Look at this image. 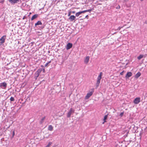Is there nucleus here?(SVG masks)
Returning <instances> with one entry per match:
<instances>
[{
    "label": "nucleus",
    "instance_id": "obj_4",
    "mask_svg": "<svg viewBox=\"0 0 147 147\" xmlns=\"http://www.w3.org/2000/svg\"><path fill=\"white\" fill-rule=\"evenodd\" d=\"M140 97L136 98L134 100V102L135 104H138L140 102Z\"/></svg>",
    "mask_w": 147,
    "mask_h": 147
},
{
    "label": "nucleus",
    "instance_id": "obj_5",
    "mask_svg": "<svg viewBox=\"0 0 147 147\" xmlns=\"http://www.w3.org/2000/svg\"><path fill=\"white\" fill-rule=\"evenodd\" d=\"M6 38L5 35L2 36L0 39V44H2L5 42V40Z\"/></svg>",
    "mask_w": 147,
    "mask_h": 147
},
{
    "label": "nucleus",
    "instance_id": "obj_6",
    "mask_svg": "<svg viewBox=\"0 0 147 147\" xmlns=\"http://www.w3.org/2000/svg\"><path fill=\"white\" fill-rule=\"evenodd\" d=\"M41 71L40 70L38 69L35 72L34 74V76L36 79L38 77Z\"/></svg>",
    "mask_w": 147,
    "mask_h": 147
},
{
    "label": "nucleus",
    "instance_id": "obj_26",
    "mask_svg": "<svg viewBox=\"0 0 147 147\" xmlns=\"http://www.w3.org/2000/svg\"><path fill=\"white\" fill-rule=\"evenodd\" d=\"M86 10H85L83 11H80V12H81V13L82 14V13H84L85 12H86Z\"/></svg>",
    "mask_w": 147,
    "mask_h": 147
},
{
    "label": "nucleus",
    "instance_id": "obj_31",
    "mask_svg": "<svg viewBox=\"0 0 147 147\" xmlns=\"http://www.w3.org/2000/svg\"><path fill=\"white\" fill-rule=\"evenodd\" d=\"M71 15V12H69L68 14V16H69Z\"/></svg>",
    "mask_w": 147,
    "mask_h": 147
},
{
    "label": "nucleus",
    "instance_id": "obj_29",
    "mask_svg": "<svg viewBox=\"0 0 147 147\" xmlns=\"http://www.w3.org/2000/svg\"><path fill=\"white\" fill-rule=\"evenodd\" d=\"M15 135V132H14V131H13V134H12V136H13V137Z\"/></svg>",
    "mask_w": 147,
    "mask_h": 147
},
{
    "label": "nucleus",
    "instance_id": "obj_33",
    "mask_svg": "<svg viewBox=\"0 0 147 147\" xmlns=\"http://www.w3.org/2000/svg\"><path fill=\"white\" fill-rule=\"evenodd\" d=\"M26 17L25 16H24V17L23 18V19H24Z\"/></svg>",
    "mask_w": 147,
    "mask_h": 147
},
{
    "label": "nucleus",
    "instance_id": "obj_13",
    "mask_svg": "<svg viewBox=\"0 0 147 147\" xmlns=\"http://www.w3.org/2000/svg\"><path fill=\"white\" fill-rule=\"evenodd\" d=\"M89 56L86 57L85 60H84V62L86 63H87L88 62L89 60Z\"/></svg>",
    "mask_w": 147,
    "mask_h": 147
},
{
    "label": "nucleus",
    "instance_id": "obj_19",
    "mask_svg": "<svg viewBox=\"0 0 147 147\" xmlns=\"http://www.w3.org/2000/svg\"><path fill=\"white\" fill-rule=\"evenodd\" d=\"M143 55H140L137 58L138 60H140L143 57Z\"/></svg>",
    "mask_w": 147,
    "mask_h": 147
},
{
    "label": "nucleus",
    "instance_id": "obj_11",
    "mask_svg": "<svg viewBox=\"0 0 147 147\" xmlns=\"http://www.w3.org/2000/svg\"><path fill=\"white\" fill-rule=\"evenodd\" d=\"M76 19V17L74 15L71 16L69 18V19L71 21H72L73 20H75Z\"/></svg>",
    "mask_w": 147,
    "mask_h": 147
},
{
    "label": "nucleus",
    "instance_id": "obj_7",
    "mask_svg": "<svg viewBox=\"0 0 147 147\" xmlns=\"http://www.w3.org/2000/svg\"><path fill=\"white\" fill-rule=\"evenodd\" d=\"M93 92H90L89 93H88L87 95L85 97V98L86 99H88L90 96H91L93 94Z\"/></svg>",
    "mask_w": 147,
    "mask_h": 147
},
{
    "label": "nucleus",
    "instance_id": "obj_35",
    "mask_svg": "<svg viewBox=\"0 0 147 147\" xmlns=\"http://www.w3.org/2000/svg\"><path fill=\"white\" fill-rule=\"evenodd\" d=\"M141 1H143V0H140Z\"/></svg>",
    "mask_w": 147,
    "mask_h": 147
},
{
    "label": "nucleus",
    "instance_id": "obj_20",
    "mask_svg": "<svg viewBox=\"0 0 147 147\" xmlns=\"http://www.w3.org/2000/svg\"><path fill=\"white\" fill-rule=\"evenodd\" d=\"M107 117H108L107 115H105L104 116V119H103L104 122L103 123V124H104V123H105V122H106L105 120L107 119Z\"/></svg>",
    "mask_w": 147,
    "mask_h": 147
},
{
    "label": "nucleus",
    "instance_id": "obj_8",
    "mask_svg": "<svg viewBox=\"0 0 147 147\" xmlns=\"http://www.w3.org/2000/svg\"><path fill=\"white\" fill-rule=\"evenodd\" d=\"M132 73L131 72H127L126 74L125 77L126 79L128 78L129 77H131L132 76Z\"/></svg>",
    "mask_w": 147,
    "mask_h": 147
},
{
    "label": "nucleus",
    "instance_id": "obj_27",
    "mask_svg": "<svg viewBox=\"0 0 147 147\" xmlns=\"http://www.w3.org/2000/svg\"><path fill=\"white\" fill-rule=\"evenodd\" d=\"M86 12H90L91 11H92V9H88V10H86Z\"/></svg>",
    "mask_w": 147,
    "mask_h": 147
},
{
    "label": "nucleus",
    "instance_id": "obj_12",
    "mask_svg": "<svg viewBox=\"0 0 147 147\" xmlns=\"http://www.w3.org/2000/svg\"><path fill=\"white\" fill-rule=\"evenodd\" d=\"M9 2L12 4H14L19 1V0H9Z\"/></svg>",
    "mask_w": 147,
    "mask_h": 147
},
{
    "label": "nucleus",
    "instance_id": "obj_17",
    "mask_svg": "<svg viewBox=\"0 0 147 147\" xmlns=\"http://www.w3.org/2000/svg\"><path fill=\"white\" fill-rule=\"evenodd\" d=\"M42 23L40 21H38L35 24V26H36L38 25H41Z\"/></svg>",
    "mask_w": 147,
    "mask_h": 147
},
{
    "label": "nucleus",
    "instance_id": "obj_18",
    "mask_svg": "<svg viewBox=\"0 0 147 147\" xmlns=\"http://www.w3.org/2000/svg\"><path fill=\"white\" fill-rule=\"evenodd\" d=\"M45 117H44L42 118L41 120L40 121V124H42L44 122L45 119Z\"/></svg>",
    "mask_w": 147,
    "mask_h": 147
},
{
    "label": "nucleus",
    "instance_id": "obj_25",
    "mask_svg": "<svg viewBox=\"0 0 147 147\" xmlns=\"http://www.w3.org/2000/svg\"><path fill=\"white\" fill-rule=\"evenodd\" d=\"M123 114H124V112H122L120 113L119 115L120 117H121L123 115Z\"/></svg>",
    "mask_w": 147,
    "mask_h": 147
},
{
    "label": "nucleus",
    "instance_id": "obj_14",
    "mask_svg": "<svg viewBox=\"0 0 147 147\" xmlns=\"http://www.w3.org/2000/svg\"><path fill=\"white\" fill-rule=\"evenodd\" d=\"M38 16V15L37 14H35L34 15L32 16V18H31V20H33L34 19L36 18Z\"/></svg>",
    "mask_w": 147,
    "mask_h": 147
},
{
    "label": "nucleus",
    "instance_id": "obj_23",
    "mask_svg": "<svg viewBox=\"0 0 147 147\" xmlns=\"http://www.w3.org/2000/svg\"><path fill=\"white\" fill-rule=\"evenodd\" d=\"M52 143L51 142H49L48 144L45 147H49L50 145Z\"/></svg>",
    "mask_w": 147,
    "mask_h": 147
},
{
    "label": "nucleus",
    "instance_id": "obj_16",
    "mask_svg": "<svg viewBox=\"0 0 147 147\" xmlns=\"http://www.w3.org/2000/svg\"><path fill=\"white\" fill-rule=\"evenodd\" d=\"M53 127L52 125H50L49 126V127L48 128V130L50 131H52L53 130Z\"/></svg>",
    "mask_w": 147,
    "mask_h": 147
},
{
    "label": "nucleus",
    "instance_id": "obj_3",
    "mask_svg": "<svg viewBox=\"0 0 147 147\" xmlns=\"http://www.w3.org/2000/svg\"><path fill=\"white\" fill-rule=\"evenodd\" d=\"M7 86V84L5 82L1 83L0 84V87L3 89H5Z\"/></svg>",
    "mask_w": 147,
    "mask_h": 147
},
{
    "label": "nucleus",
    "instance_id": "obj_2",
    "mask_svg": "<svg viewBox=\"0 0 147 147\" xmlns=\"http://www.w3.org/2000/svg\"><path fill=\"white\" fill-rule=\"evenodd\" d=\"M74 112V110L72 108H71L70 111L67 113V117H70L71 115Z\"/></svg>",
    "mask_w": 147,
    "mask_h": 147
},
{
    "label": "nucleus",
    "instance_id": "obj_9",
    "mask_svg": "<svg viewBox=\"0 0 147 147\" xmlns=\"http://www.w3.org/2000/svg\"><path fill=\"white\" fill-rule=\"evenodd\" d=\"M72 46V44L71 43H69L66 45V49L67 50H69L71 48Z\"/></svg>",
    "mask_w": 147,
    "mask_h": 147
},
{
    "label": "nucleus",
    "instance_id": "obj_34",
    "mask_svg": "<svg viewBox=\"0 0 147 147\" xmlns=\"http://www.w3.org/2000/svg\"><path fill=\"white\" fill-rule=\"evenodd\" d=\"M72 13H75V11H73L72 12Z\"/></svg>",
    "mask_w": 147,
    "mask_h": 147
},
{
    "label": "nucleus",
    "instance_id": "obj_15",
    "mask_svg": "<svg viewBox=\"0 0 147 147\" xmlns=\"http://www.w3.org/2000/svg\"><path fill=\"white\" fill-rule=\"evenodd\" d=\"M141 73L140 72H138L135 76V78H138L141 75Z\"/></svg>",
    "mask_w": 147,
    "mask_h": 147
},
{
    "label": "nucleus",
    "instance_id": "obj_24",
    "mask_svg": "<svg viewBox=\"0 0 147 147\" xmlns=\"http://www.w3.org/2000/svg\"><path fill=\"white\" fill-rule=\"evenodd\" d=\"M10 100L11 101H13L14 100V98L13 97L11 96V97L10 98Z\"/></svg>",
    "mask_w": 147,
    "mask_h": 147
},
{
    "label": "nucleus",
    "instance_id": "obj_10",
    "mask_svg": "<svg viewBox=\"0 0 147 147\" xmlns=\"http://www.w3.org/2000/svg\"><path fill=\"white\" fill-rule=\"evenodd\" d=\"M68 57L66 55H65L64 56H62V60L61 62V63H62L63 62L67 60V59Z\"/></svg>",
    "mask_w": 147,
    "mask_h": 147
},
{
    "label": "nucleus",
    "instance_id": "obj_21",
    "mask_svg": "<svg viewBox=\"0 0 147 147\" xmlns=\"http://www.w3.org/2000/svg\"><path fill=\"white\" fill-rule=\"evenodd\" d=\"M81 14L80 11H79L77 13H76V16H78L80 14Z\"/></svg>",
    "mask_w": 147,
    "mask_h": 147
},
{
    "label": "nucleus",
    "instance_id": "obj_32",
    "mask_svg": "<svg viewBox=\"0 0 147 147\" xmlns=\"http://www.w3.org/2000/svg\"><path fill=\"white\" fill-rule=\"evenodd\" d=\"M88 15H87V16H86L85 18H88Z\"/></svg>",
    "mask_w": 147,
    "mask_h": 147
},
{
    "label": "nucleus",
    "instance_id": "obj_22",
    "mask_svg": "<svg viewBox=\"0 0 147 147\" xmlns=\"http://www.w3.org/2000/svg\"><path fill=\"white\" fill-rule=\"evenodd\" d=\"M51 62V61H50L49 62H48L45 65V67H47V65H49V64Z\"/></svg>",
    "mask_w": 147,
    "mask_h": 147
},
{
    "label": "nucleus",
    "instance_id": "obj_28",
    "mask_svg": "<svg viewBox=\"0 0 147 147\" xmlns=\"http://www.w3.org/2000/svg\"><path fill=\"white\" fill-rule=\"evenodd\" d=\"M125 71H123L122 72H121L120 74V75H123V73Z\"/></svg>",
    "mask_w": 147,
    "mask_h": 147
},
{
    "label": "nucleus",
    "instance_id": "obj_1",
    "mask_svg": "<svg viewBox=\"0 0 147 147\" xmlns=\"http://www.w3.org/2000/svg\"><path fill=\"white\" fill-rule=\"evenodd\" d=\"M102 72H101L99 75L98 77L97 78V82L96 83V87H98L99 86V84L100 82V80L102 78Z\"/></svg>",
    "mask_w": 147,
    "mask_h": 147
},
{
    "label": "nucleus",
    "instance_id": "obj_30",
    "mask_svg": "<svg viewBox=\"0 0 147 147\" xmlns=\"http://www.w3.org/2000/svg\"><path fill=\"white\" fill-rule=\"evenodd\" d=\"M122 27H119L118 28H117V30H120V29L121 28H122Z\"/></svg>",
    "mask_w": 147,
    "mask_h": 147
}]
</instances>
